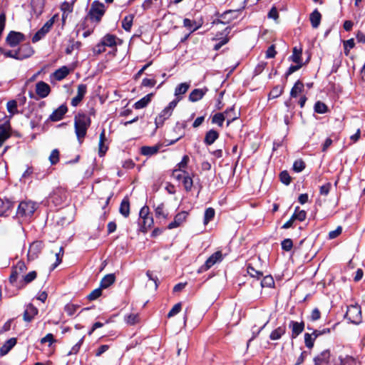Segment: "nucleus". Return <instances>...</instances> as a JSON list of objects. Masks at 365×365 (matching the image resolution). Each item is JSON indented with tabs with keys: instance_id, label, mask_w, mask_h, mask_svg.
Segmentation results:
<instances>
[{
	"instance_id": "obj_19",
	"label": "nucleus",
	"mask_w": 365,
	"mask_h": 365,
	"mask_svg": "<svg viewBox=\"0 0 365 365\" xmlns=\"http://www.w3.org/2000/svg\"><path fill=\"white\" fill-rule=\"evenodd\" d=\"M38 314V309L32 304H29L24 313V319L30 322Z\"/></svg>"
},
{
	"instance_id": "obj_34",
	"label": "nucleus",
	"mask_w": 365,
	"mask_h": 365,
	"mask_svg": "<svg viewBox=\"0 0 365 365\" xmlns=\"http://www.w3.org/2000/svg\"><path fill=\"white\" fill-rule=\"evenodd\" d=\"M304 90V84L302 81H297L290 91V96L292 98H296Z\"/></svg>"
},
{
	"instance_id": "obj_50",
	"label": "nucleus",
	"mask_w": 365,
	"mask_h": 365,
	"mask_svg": "<svg viewBox=\"0 0 365 365\" xmlns=\"http://www.w3.org/2000/svg\"><path fill=\"white\" fill-rule=\"evenodd\" d=\"M274 284V279L272 276H265L261 282V285L266 287H272Z\"/></svg>"
},
{
	"instance_id": "obj_55",
	"label": "nucleus",
	"mask_w": 365,
	"mask_h": 365,
	"mask_svg": "<svg viewBox=\"0 0 365 365\" xmlns=\"http://www.w3.org/2000/svg\"><path fill=\"white\" fill-rule=\"evenodd\" d=\"M102 288L101 287L93 290L87 297L88 299L90 301H93L98 298L102 294Z\"/></svg>"
},
{
	"instance_id": "obj_60",
	"label": "nucleus",
	"mask_w": 365,
	"mask_h": 365,
	"mask_svg": "<svg viewBox=\"0 0 365 365\" xmlns=\"http://www.w3.org/2000/svg\"><path fill=\"white\" fill-rule=\"evenodd\" d=\"M181 307H182L181 303H178V304H175L173 306V307L171 309V310L168 312V317H172L176 315L177 314H178L181 310Z\"/></svg>"
},
{
	"instance_id": "obj_31",
	"label": "nucleus",
	"mask_w": 365,
	"mask_h": 365,
	"mask_svg": "<svg viewBox=\"0 0 365 365\" xmlns=\"http://www.w3.org/2000/svg\"><path fill=\"white\" fill-rule=\"evenodd\" d=\"M115 277L113 274L106 275L101 281V288L106 289L114 283Z\"/></svg>"
},
{
	"instance_id": "obj_15",
	"label": "nucleus",
	"mask_w": 365,
	"mask_h": 365,
	"mask_svg": "<svg viewBox=\"0 0 365 365\" xmlns=\"http://www.w3.org/2000/svg\"><path fill=\"white\" fill-rule=\"evenodd\" d=\"M50 91V86L43 81H40L36 83V91L37 95L41 98H46L49 94Z\"/></svg>"
},
{
	"instance_id": "obj_25",
	"label": "nucleus",
	"mask_w": 365,
	"mask_h": 365,
	"mask_svg": "<svg viewBox=\"0 0 365 365\" xmlns=\"http://www.w3.org/2000/svg\"><path fill=\"white\" fill-rule=\"evenodd\" d=\"M322 15L317 9H315L309 16L312 26L314 29L317 28L321 22Z\"/></svg>"
},
{
	"instance_id": "obj_47",
	"label": "nucleus",
	"mask_w": 365,
	"mask_h": 365,
	"mask_svg": "<svg viewBox=\"0 0 365 365\" xmlns=\"http://www.w3.org/2000/svg\"><path fill=\"white\" fill-rule=\"evenodd\" d=\"M7 110L11 115L18 113L17 102L15 100L10 101L6 104Z\"/></svg>"
},
{
	"instance_id": "obj_53",
	"label": "nucleus",
	"mask_w": 365,
	"mask_h": 365,
	"mask_svg": "<svg viewBox=\"0 0 365 365\" xmlns=\"http://www.w3.org/2000/svg\"><path fill=\"white\" fill-rule=\"evenodd\" d=\"M315 339L312 336V334L306 333L304 334V342L307 348L312 349L314 346V342Z\"/></svg>"
},
{
	"instance_id": "obj_9",
	"label": "nucleus",
	"mask_w": 365,
	"mask_h": 365,
	"mask_svg": "<svg viewBox=\"0 0 365 365\" xmlns=\"http://www.w3.org/2000/svg\"><path fill=\"white\" fill-rule=\"evenodd\" d=\"M87 92V86L85 84H79L77 88V95L71 99V104L73 107L77 106L83 100Z\"/></svg>"
},
{
	"instance_id": "obj_29",
	"label": "nucleus",
	"mask_w": 365,
	"mask_h": 365,
	"mask_svg": "<svg viewBox=\"0 0 365 365\" xmlns=\"http://www.w3.org/2000/svg\"><path fill=\"white\" fill-rule=\"evenodd\" d=\"M155 217L157 218H163L165 220L168 217V213L165 209L164 203L161 202L155 207Z\"/></svg>"
},
{
	"instance_id": "obj_41",
	"label": "nucleus",
	"mask_w": 365,
	"mask_h": 365,
	"mask_svg": "<svg viewBox=\"0 0 365 365\" xmlns=\"http://www.w3.org/2000/svg\"><path fill=\"white\" fill-rule=\"evenodd\" d=\"M125 321L128 324L134 325L139 322L140 318L138 314L132 313L125 317Z\"/></svg>"
},
{
	"instance_id": "obj_18",
	"label": "nucleus",
	"mask_w": 365,
	"mask_h": 365,
	"mask_svg": "<svg viewBox=\"0 0 365 365\" xmlns=\"http://www.w3.org/2000/svg\"><path fill=\"white\" fill-rule=\"evenodd\" d=\"M13 202L6 199L5 200H0V215L7 216L9 212L13 208Z\"/></svg>"
},
{
	"instance_id": "obj_63",
	"label": "nucleus",
	"mask_w": 365,
	"mask_h": 365,
	"mask_svg": "<svg viewBox=\"0 0 365 365\" xmlns=\"http://www.w3.org/2000/svg\"><path fill=\"white\" fill-rule=\"evenodd\" d=\"M49 160L51 161V164H56L58 160H59V152L58 150L55 149L53 150L50 156H49Z\"/></svg>"
},
{
	"instance_id": "obj_44",
	"label": "nucleus",
	"mask_w": 365,
	"mask_h": 365,
	"mask_svg": "<svg viewBox=\"0 0 365 365\" xmlns=\"http://www.w3.org/2000/svg\"><path fill=\"white\" fill-rule=\"evenodd\" d=\"M183 25L185 27L190 30V32H193L200 28V25H197L195 21H191L189 19H185L183 21Z\"/></svg>"
},
{
	"instance_id": "obj_59",
	"label": "nucleus",
	"mask_w": 365,
	"mask_h": 365,
	"mask_svg": "<svg viewBox=\"0 0 365 365\" xmlns=\"http://www.w3.org/2000/svg\"><path fill=\"white\" fill-rule=\"evenodd\" d=\"M331 187V184L330 182H327L324 185H322L319 187L320 195L327 196L329 193Z\"/></svg>"
},
{
	"instance_id": "obj_38",
	"label": "nucleus",
	"mask_w": 365,
	"mask_h": 365,
	"mask_svg": "<svg viewBox=\"0 0 365 365\" xmlns=\"http://www.w3.org/2000/svg\"><path fill=\"white\" fill-rule=\"evenodd\" d=\"M115 36L111 34H106L101 40L103 43L106 46L112 47L115 46Z\"/></svg>"
},
{
	"instance_id": "obj_54",
	"label": "nucleus",
	"mask_w": 365,
	"mask_h": 365,
	"mask_svg": "<svg viewBox=\"0 0 365 365\" xmlns=\"http://www.w3.org/2000/svg\"><path fill=\"white\" fill-rule=\"evenodd\" d=\"M304 168L305 163L302 160H297L293 164V170L297 173L302 171Z\"/></svg>"
},
{
	"instance_id": "obj_11",
	"label": "nucleus",
	"mask_w": 365,
	"mask_h": 365,
	"mask_svg": "<svg viewBox=\"0 0 365 365\" xmlns=\"http://www.w3.org/2000/svg\"><path fill=\"white\" fill-rule=\"evenodd\" d=\"M187 215L188 213L185 211L178 213L175 216L174 220L168 225V228L172 230L180 226L186 220Z\"/></svg>"
},
{
	"instance_id": "obj_3",
	"label": "nucleus",
	"mask_w": 365,
	"mask_h": 365,
	"mask_svg": "<svg viewBox=\"0 0 365 365\" xmlns=\"http://www.w3.org/2000/svg\"><path fill=\"white\" fill-rule=\"evenodd\" d=\"M180 101V99H175L171 101L169 105L165 107L161 113L155 118V123L156 127L158 128L162 126L164 123L165 120L172 115L174 108L176 107L177 104Z\"/></svg>"
},
{
	"instance_id": "obj_35",
	"label": "nucleus",
	"mask_w": 365,
	"mask_h": 365,
	"mask_svg": "<svg viewBox=\"0 0 365 365\" xmlns=\"http://www.w3.org/2000/svg\"><path fill=\"white\" fill-rule=\"evenodd\" d=\"M160 145H154V146H143L141 148V154L143 155H153L156 154Z\"/></svg>"
},
{
	"instance_id": "obj_62",
	"label": "nucleus",
	"mask_w": 365,
	"mask_h": 365,
	"mask_svg": "<svg viewBox=\"0 0 365 365\" xmlns=\"http://www.w3.org/2000/svg\"><path fill=\"white\" fill-rule=\"evenodd\" d=\"M106 51V46L101 41L96 46H95L93 48V51L95 54H100Z\"/></svg>"
},
{
	"instance_id": "obj_2",
	"label": "nucleus",
	"mask_w": 365,
	"mask_h": 365,
	"mask_svg": "<svg viewBox=\"0 0 365 365\" xmlns=\"http://www.w3.org/2000/svg\"><path fill=\"white\" fill-rule=\"evenodd\" d=\"M106 12V7L103 3L98 1H94L89 9V11L86 17V19L98 24L101 21Z\"/></svg>"
},
{
	"instance_id": "obj_21",
	"label": "nucleus",
	"mask_w": 365,
	"mask_h": 365,
	"mask_svg": "<svg viewBox=\"0 0 365 365\" xmlns=\"http://www.w3.org/2000/svg\"><path fill=\"white\" fill-rule=\"evenodd\" d=\"M16 338H11L7 340L4 345L0 348V355L4 356L16 345Z\"/></svg>"
},
{
	"instance_id": "obj_40",
	"label": "nucleus",
	"mask_w": 365,
	"mask_h": 365,
	"mask_svg": "<svg viewBox=\"0 0 365 365\" xmlns=\"http://www.w3.org/2000/svg\"><path fill=\"white\" fill-rule=\"evenodd\" d=\"M142 231L147 232L153 225V218L151 215L142 219Z\"/></svg>"
},
{
	"instance_id": "obj_27",
	"label": "nucleus",
	"mask_w": 365,
	"mask_h": 365,
	"mask_svg": "<svg viewBox=\"0 0 365 365\" xmlns=\"http://www.w3.org/2000/svg\"><path fill=\"white\" fill-rule=\"evenodd\" d=\"M225 118H227V125L229 126L230 124L234 121L235 120L238 118V114L235 112V108L231 107L227 109L225 113H223Z\"/></svg>"
},
{
	"instance_id": "obj_58",
	"label": "nucleus",
	"mask_w": 365,
	"mask_h": 365,
	"mask_svg": "<svg viewBox=\"0 0 365 365\" xmlns=\"http://www.w3.org/2000/svg\"><path fill=\"white\" fill-rule=\"evenodd\" d=\"M282 250L288 252L290 251L293 247V242L291 239H285L282 242Z\"/></svg>"
},
{
	"instance_id": "obj_7",
	"label": "nucleus",
	"mask_w": 365,
	"mask_h": 365,
	"mask_svg": "<svg viewBox=\"0 0 365 365\" xmlns=\"http://www.w3.org/2000/svg\"><path fill=\"white\" fill-rule=\"evenodd\" d=\"M24 41V36L20 32L11 31L6 37V43L11 47H15Z\"/></svg>"
},
{
	"instance_id": "obj_23",
	"label": "nucleus",
	"mask_w": 365,
	"mask_h": 365,
	"mask_svg": "<svg viewBox=\"0 0 365 365\" xmlns=\"http://www.w3.org/2000/svg\"><path fill=\"white\" fill-rule=\"evenodd\" d=\"M70 73V70L67 66H62L60 68L57 69L53 73V76L54 78L57 81H61L65 78Z\"/></svg>"
},
{
	"instance_id": "obj_33",
	"label": "nucleus",
	"mask_w": 365,
	"mask_h": 365,
	"mask_svg": "<svg viewBox=\"0 0 365 365\" xmlns=\"http://www.w3.org/2000/svg\"><path fill=\"white\" fill-rule=\"evenodd\" d=\"M182 184L185 187V190L187 192L191 191L193 185V181L192 178L186 171H183Z\"/></svg>"
},
{
	"instance_id": "obj_24",
	"label": "nucleus",
	"mask_w": 365,
	"mask_h": 365,
	"mask_svg": "<svg viewBox=\"0 0 365 365\" xmlns=\"http://www.w3.org/2000/svg\"><path fill=\"white\" fill-rule=\"evenodd\" d=\"M206 91H207V89H205V90L200 89V88L194 89L189 95V100L192 102H196V101L200 100L201 98H202V97L205 96Z\"/></svg>"
},
{
	"instance_id": "obj_4",
	"label": "nucleus",
	"mask_w": 365,
	"mask_h": 365,
	"mask_svg": "<svg viewBox=\"0 0 365 365\" xmlns=\"http://www.w3.org/2000/svg\"><path fill=\"white\" fill-rule=\"evenodd\" d=\"M37 208V205L32 201L21 202L17 209V215L24 217H30Z\"/></svg>"
},
{
	"instance_id": "obj_12",
	"label": "nucleus",
	"mask_w": 365,
	"mask_h": 365,
	"mask_svg": "<svg viewBox=\"0 0 365 365\" xmlns=\"http://www.w3.org/2000/svg\"><path fill=\"white\" fill-rule=\"evenodd\" d=\"M11 125L9 122L0 125V147L11 136Z\"/></svg>"
},
{
	"instance_id": "obj_37",
	"label": "nucleus",
	"mask_w": 365,
	"mask_h": 365,
	"mask_svg": "<svg viewBox=\"0 0 365 365\" xmlns=\"http://www.w3.org/2000/svg\"><path fill=\"white\" fill-rule=\"evenodd\" d=\"M43 0H31V6L36 14H41L43 8Z\"/></svg>"
},
{
	"instance_id": "obj_32",
	"label": "nucleus",
	"mask_w": 365,
	"mask_h": 365,
	"mask_svg": "<svg viewBox=\"0 0 365 365\" xmlns=\"http://www.w3.org/2000/svg\"><path fill=\"white\" fill-rule=\"evenodd\" d=\"M106 140V132L103 129L100 134L99 144H98V153L100 156H103L107 151L108 148L104 145Z\"/></svg>"
},
{
	"instance_id": "obj_20",
	"label": "nucleus",
	"mask_w": 365,
	"mask_h": 365,
	"mask_svg": "<svg viewBox=\"0 0 365 365\" xmlns=\"http://www.w3.org/2000/svg\"><path fill=\"white\" fill-rule=\"evenodd\" d=\"M73 4L72 2L64 1L61 5V10L62 11V20L66 21L68 15L73 12Z\"/></svg>"
},
{
	"instance_id": "obj_14",
	"label": "nucleus",
	"mask_w": 365,
	"mask_h": 365,
	"mask_svg": "<svg viewBox=\"0 0 365 365\" xmlns=\"http://www.w3.org/2000/svg\"><path fill=\"white\" fill-rule=\"evenodd\" d=\"M289 327L292 329V338L294 339L303 331L304 323L291 321Z\"/></svg>"
},
{
	"instance_id": "obj_5",
	"label": "nucleus",
	"mask_w": 365,
	"mask_h": 365,
	"mask_svg": "<svg viewBox=\"0 0 365 365\" xmlns=\"http://www.w3.org/2000/svg\"><path fill=\"white\" fill-rule=\"evenodd\" d=\"M345 317L354 324H359L361 322V307L358 305H351L347 307Z\"/></svg>"
},
{
	"instance_id": "obj_64",
	"label": "nucleus",
	"mask_w": 365,
	"mask_h": 365,
	"mask_svg": "<svg viewBox=\"0 0 365 365\" xmlns=\"http://www.w3.org/2000/svg\"><path fill=\"white\" fill-rule=\"evenodd\" d=\"M189 158L187 155H184L182 160L177 165V170H183L187 165Z\"/></svg>"
},
{
	"instance_id": "obj_43",
	"label": "nucleus",
	"mask_w": 365,
	"mask_h": 365,
	"mask_svg": "<svg viewBox=\"0 0 365 365\" xmlns=\"http://www.w3.org/2000/svg\"><path fill=\"white\" fill-rule=\"evenodd\" d=\"M307 212L303 210H300L299 207H297L295 209V211L292 215V217L294 220H298L299 221H304L306 218Z\"/></svg>"
},
{
	"instance_id": "obj_52",
	"label": "nucleus",
	"mask_w": 365,
	"mask_h": 365,
	"mask_svg": "<svg viewBox=\"0 0 365 365\" xmlns=\"http://www.w3.org/2000/svg\"><path fill=\"white\" fill-rule=\"evenodd\" d=\"M79 306L73 304H68L64 307V311L68 315L72 316L78 309Z\"/></svg>"
},
{
	"instance_id": "obj_17",
	"label": "nucleus",
	"mask_w": 365,
	"mask_h": 365,
	"mask_svg": "<svg viewBox=\"0 0 365 365\" xmlns=\"http://www.w3.org/2000/svg\"><path fill=\"white\" fill-rule=\"evenodd\" d=\"M16 51L19 54V60H21L31 56L33 53V50L29 44L21 45Z\"/></svg>"
},
{
	"instance_id": "obj_26",
	"label": "nucleus",
	"mask_w": 365,
	"mask_h": 365,
	"mask_svg": "<svg viewBox=\"0 0 365 365\" xmlns=\"http://www.w3.org/2000/svg\"><path fill=\"white\" fill-rule=\"evenodd\" d=\"M152 97H153L152 93H149V94L146 95L145 96H144L143 98H142L141 99L138 101L134 104V108L135 109H141V108L146 107L148 106V104L150 102Z\"/></svg>"
},
{
	"instance_id": "obj_46",
	"label": "nucleus",
	"mask_w": 365,
	"mask_h": 365,
	"mask_svg": "<svg viewBox=\"0 0 365 365\" xmlns=\"http://www.w3.org/2000/svg\"><path fill=\"white\" fill-rule=\"evenodd\" d=\"M215 210L212 207H208L205 210L204 215V224L207 225L215 217Z\"/></svg>"
},
{
	"instance_id": "obj_30",
	"label": "nucleus",
	"mask_w": 365,
	"mask_h": 365,
	"mask_svg": "<svg viewBox=\"0 0 365 365\" xmlns=\"http://www.w3.org/2000/svg\"><path fill=\"white\" fill-rule=\"evenodd\" d=\"M120 213L123 215L125 217H128L130 214V202L128 197H125L120 204V209H119Z\"/></svg>"
},
{
	"instance_id": "obj_51",
	"label": "nucleus",
	"mask_w": 365,
	"mask_h": 365,
	"mask_svg": "<svg viewBox=\"0 0 365 365\" xmlns=\"http://www.w3.org/2000/svg\"><path fill=\"white\" fill-rule=\"evenodd\" d=\"M284 88L281 86L274 87L271 92L269 93V98H276L282 95L283 93Z\"/></svg>"
},
{
	"instance_id": "obj_6",
	"label": "nucleus",
	"mask_w": 365,
	"mask_h": 365,
	"mask_svg": "<svg viewBox=\"0 0 365 365\" xmlns=\"http://www.w3.org/2000/svg\"><path fill=\"white\" fill-rule=\"evenodd\" d=\"M65 198V193L61 189L54 190L48 196V204H53L54 206H58L62 204Z\"/></svg>"
},
{
	"instance_id": "obj_16",
	"label": "nucleus",
	"mask_w": 365,
	"mask_h": 365,
	"mask_svg": "<svg viewBox=\"0 0 365 365\" xmlns=\"http://www.w3.org/2000/svg\"><path fill=\"white\" fill-rule=\"evenodd\" d=\"M330 352L329 350L323 351L320 354L314 359V365H326L329 362Z\"/></svg>"
},
{
	"instance_id": "obj_61",
	"label": "nucleus",
	"mask_w": 365,
	"mask_h": 365,
	"mask_svg": "<svg viewBox=\"0 0 365 365\" xmlns=\"http://www.w3.org/2000/svg\"><path fill=\"white\" fill-rule=\"evenodd\" d=\"M279 177L282 183L287 185L291 182V177L287 171L282 172Z\"/></svg>"
},
{
	"instance_id": "obj_57",
	"label": "nucleus",
	"mask_w": 365,
	"mask_h": 365,
	"mask_svg": "<svg viewBox=\"0 0 365 365\" xmlns=\"http://www.w3.org/2000/svg\"><path fill=\"white\" fill-rule=\"evenodd\" d=\"M36 276H37L36 272L31 271L24 277V282H25V284H29V283L31 282L32 281H34L36 278Z\"/></svg>"
},
{
	"instance_id": "obj_45",
	"label": "nucleus",
	"mask_w": 365,
	"mask_h": 365,
	"mask_svg": "<svg viewBox=\"0 0 365 365\" xmlns=\"http://www.w3.org/2000/svg\"><path fill=\"white\" fill-rule=\"evenodd\" d=\"M225 120V116L223 113H218L213 115L212 118V123L217 124L220 127H222L223 122Z\"/></svg>"
},
{
	"instance_id": "obj_8",
	"label": "nucleus",
	"mask_w": 365,
	"mask_h": 365,
	"mask_svg": "<svg viewBox=\"0 0 365 365\" xmlns=\"http://www.w3.org/2000/svg\"><path fill=\"white\" fill-rule=\"evenodd\" d=\"M222 260V254L220 251H217L212 254L202 266L201 269L206 271L211 268L214 264Z\"/></svg>"
},
{
	"instance_id": "obj_28",
	"label": "nucleus",
	"mask_w": 365,
	"mask_h": 365,
	"mask_svg": "<svg viewBox=\"0 0 365 365\" xmlns=\"http://www.w3.org/2000/svg\"><path fill=\"white\" fill-rule=\"evenodd\" d=\"M285 332L286 327L282 325L273 330L269 335V338L271 340H278L285 334Z\"/></svg>"
},
{
	"instance_id": "obj_39",
	"label": "nucleus",
	"mask_w": 365,
	"mask_h": 365,
	"mask_svg": "<svg viewBox=\"0 0 365 365\" xmlns=\"http://www.w3.org/2000/svg\"><path fill=\"white\" fill-rule=\"evenodd\" d=\"M134 16L128 15L126 16L122 21V27L127 31H130L131 26L133 25Z\"/></svg>"
},
{
	"instance_id": "obj_13",
	"label": "nucleus",
	"mask_w": 365,
	"mask_h": 365,
	"mask_svg": "<svg viewBox=\"0 0 365 365\" xmlns=\"http://www.w3.org/2000/svg\"><path fill=\"white\" fill-rule=\"evenodd\" d=\"M67 111V106L61 105L50 115L49 119L53 122L58 121L63 118Z\"/></svg>"
},
{
	"instance_id": "obj_22",
	"label": "nucleus",
	"mask_w": 365,
	"mask_h": 365,
	"mask_svg": "<svg viewBox=\"0 0 365 365\" xmlns=\"http://www.w3.org/2000/svg\"><path fill=\"white\" fill-rule=\"evenodd\" d=\"M219 137L217 131L212 129L207 131L205 134L204 142L206 145H212Z\"/></svg>"
},
{
	"instance_id": "obj_42",
	"label": "nucleus",
	"mask_w": 365,
	"mask_h": 365,
	"mask_svg": "<svg viewBox=\"0 0 365 365\" xmlns=\"http://www.w3.org/2000/svg\"><path fill=\"white\" fill-rule=\"evenodd\" d=\"M302 49H298L297 47L293 48L292 55L290 56L292 61L296 63H302Z\"/></svg>"
},
{
	"instance_id": "obj_56",
	"label": "nucleus",
	"mask_w": 365,
	"mask_h": 365,
	"mask_svg": "<svg viewBox=\"0 0 365 365\" xmlns=\"http://www.w3.org/2000/svg\"><path fill=\"white\" fill-rule=\"evenodd\" d=\"M247 273L252 277L259 278L262 276V273L256 270L252 266L249 264L247 268Z\"/></svg>"
},
{
	"instance_id": "obj_48",
	"label": "nucleus",
	"mask_w": 365,
	"mask_h": 365,
	"mask_svg": "<svg viewBox=\"0 0 365 365\" xmlns=\"http://www.w3.org/2000/svg\"><path fill=\"white\" fill-rule=\"evenodd\" d=\"M0 51L6 57L13 58L19 60V54L16 50H6L4 48H0Z\"/></svg>"
},
{
	"instance_id": "obj_1",
	"label": "nucleus",
	"mask_w": 365,
	"mask_h": 365,
	"mask_svg": "<svg viewBox=\"0 0 365 365\" xmlns=\"http://www.w3.org/2000/svg\"><path fill=\"white\" fill-rule=\"evenodd\" d=\"M91 118L85 113H78L74 118V128L77 139L80 143L86 137L87 130L91 125Z\"/></svg>"
},
{
	"instance_id": "obj_10",
	"label": "nucleus",
	"mask_w": 365,
	"mask_h": 365,
	"mask_svg": "<svg viewBox=\"0 0 365 365\" xmlns=\"http://www.w3.org/2000/svg\"><path fill=\"white\" fill-rule=\"evenodd\" d=\"M43 247V245L41 242H34L31 244L29 252L28 257L29 259L33 260L38 257Z\"/></svg>"
},
{
	"instance_id": "obj_36",
	"label": "nucleus",
	"mask_w": 365,
	"mask_h": 365,
	"mask_svg": "<svg viewBox=\"0 0 365 365\" xmlns=\"http://www.w3.org/2000/svg\"><path fill=\"white\" fill-rule=\"evenodd\" d=\"M189 87L190 84L187 83H182L179 84L175 89V96L177 97L176 99L179 98L180 100L179 96L185 93L189 89Z\"/></svg>"
},
{
	"instance_id": "obj_49",
	"label": "nucleus",
	"mask_w": 365,
	"mask_h": 365,
	"mask_svg": "<svg viewBox=\"0 0 365 365\" xmlns=\"http://www.w3.org/2000/svg\"><path fill=\"white\" fill-rule=\"evenodd\" d=\"M327 110V106L325 105V103L317 101L314 105V111L317 113H325Z\"/></svg>"
}]
</instances>
